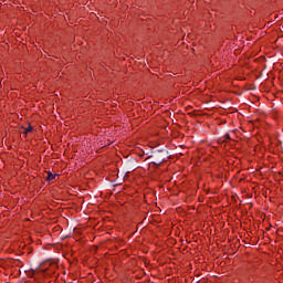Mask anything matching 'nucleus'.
I'll return each mask as SVG.
<instances>
[{"label": "nucleus", "mask_w": 283, "mask_h": 283, "mask_svg": "<svg viewBox=\"0 0 283 283\" xmlns=\"http://www.w3.org/2000/svg\"><path fill=\"white\" fill-rule=\"evenodd\" d=\"M224 138H226L227 140H230V139H231V137L229 136V134H226V135H224Z\"/></svg>", "instance_id": "nucleus-4"}, {"label": "nucleus", "mask_w": 283, "mask_h": 283, "mask_svg": "<svg viewBox=\"0 0 283 283\" xmlns=\"http://www.w3.org/2000/svg\"><path fill=\"white\" fill-rule=\"evenodd\" d=\"M56 174H52L51 171L48 172V177H46V180L50 182L52 180H54V178H56Z\"/></svg>", "instance_id": "nucleus-2"}, {"label": "nucleus", "mask_w": 283, "mask_h": 283, "mask_svg": "<svg viewBox=\"0 0 283 283\" xmlns=\"http://www.w3.org/2000/svg\"><path fill=\"white\" fill-rule=\"evenodd\" d=\"M34 128L32 126H29L28 128H25L24 134H29V132H33Z\"/></svg>", "instance_id": "nucleus-3"}, {"label": "nucleus", "mask_w": 283, "mask_h": 283, "mask_svg": "<svg viewBox=\"0 0 283 283\" xmlns=\"http://www.w3.org/2000/svg\"><path fill=\"white\" fill-rule=\"evenodd\" d=\"M153 158V165H163L169 158V153L167 150H157L150 155Z\"/></svg>", "instance_id": "nucleus-1"}]
</instances>
